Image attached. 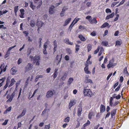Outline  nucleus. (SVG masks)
<instances>
[{"label": "nucleus", "mask_w": 129, "mask_h": 129, "mask_svg": "<svg viewBox=\"0 0 129 129\" xmlns=\"http://www.w3.org/2000/svg\"><path fill=\"white\" fill-rule=\"evenodd\" d=\"M38 90V89H36L34 91V92L32 95L31 97L30 98V99L33 98L35 94L36 93V92Z\"/></svg>", "instance_id": "42"}, {"label": "nucleus", "mask_w": 129, "mask_h": 129, "mask_svg": "<svg viewBox=\"0 0 129 129\" xmlns=\"http://www.w3.org/2000/svg\"><path fill=\"white\" fill-rule=\"evenodd\" d=\"M68 9V8H66L65 6H64L62 9V11L65 13L66 10Z\"/></svg>", "instance_id": "61"}, {"label": "nucleus", "mask_w": 129, "mask_h": 129, "mask_svg": "<svg viewBox=\"0 0 129 129\" xmlns=\"http://www.w3.org/2000/svg\"><path fill=\"white\" fill-rule=\"evenodd\" d=\"M97 21L95 18H94L92 19H91L90 23L91 24L96 23H97Z\"/></svg>", "instance_id": "21"}, {"label": "nucleus", "mask_w": 129, "mask_h": 129, "mask_svg": "<svg viewBox=\"0 0 129 129\" xmlns=\"http://www.w3.org/2000/svg\"><path fill=\"white\" fill-rule=\"evenodd\" d=\"M43 53L44 54H47L46 49H43Z\"/></svg>", "instance_id": "57"}, {"label": "nucleus", "mask_w": 129, "mask_h": 129, "mask_svg": "<svg viewBox=\"0 0 129 129\" xmlns=\"http://www.w3.org/2000/svg\"><path fill=\"white\" fill-rule=\"evenodd\" d=\"M91 47V45L90 44H88L87 45V48L88 49V52H89L91 50L92 48Z\"/></svg>", "instance_id": "32"}, {"label": "nucleus", "mask_w": 129, "mask_h": 129, "mask_svg": "<svg viewBox=\"0 0 129 129\" xmlns=\"http://www.w3.org/2000/svg\"><path fill=\"white\" fill-rule=\"evenodd\" d=\"M40 56H35L33 57L34 63L35 65L39 66L40 64Z\"/></svg>", "instance_id": "2"}, {"label": "nucleus", "mask_w": 129, "mask_h": 129, "mask_svg": "<svg viewBox=\"0 0 129 129\" xmlns=\"http://www.w3.org/2000/svg\"><path fill=\"white\" fill-rule=\"evenodd\" d=\"M123 73L124 74H125L126 75L128 76L129 75V73L127 71V68L126 67H125L123 70Z\"/></svg>", "instance_id": "24"}, {"label": "nucleus", "mask_w": 129, "mask_h": 129, "mask_svg": "<svg viewBox=\"0 0 129 129\" xmlns=\"http://www.w3.org/2000/svg\"><path fill=\"white\" fill-rule=\"evenodd\" d=\"M62 54H61V56H60V55H57L56 57V59L57 60H58V64H59V63L60 62L62 58Z\"/></svg>", "instance_id": "18"}, {"label": "nucleus", "mask_w": 129, "mask_h": 129, "mask_svg": "<svg viewBox=\"0 0 129 129\" xmlns=\"http://www.w3.org/2000/svg\"><path fill=\"white\" fill-rule=\"evenodd\" d=\"M78 37L82 41H84L86 40L85 37L81 34L79 35Z\"/></svg>", "instance_id": "15"}, {"label": "nucleus", "mask_w": 129, "mask_h": 129, "mask_svg": "<svg viewBox=\"0 0 129 129\" xmlns=\"http://www.w3.org/2000/svg\"><path fill=\"white\" fill-rule=\"evenodd\" d=\"M67 51L69 54H71L72 53L71 50L70 49H68L67 50Z\"/></svg>", "instance_id": "46"}, {"label": "nucleus", "mask_w": 129, "mask_h": 129, "mask_svg": "<svg viewBox=\"0 0 129 129\" xmlns=\"http://www.w3.org/2000/svg\"><path fill=\"white\" fill-rule=\"evenodd\" d=\"M100 111L101 113H103L105 111V106L102 104H101L100 107Z\"/></svg>", "instance_id": "11"}, {"label": "nucleus", "mask_w": 129, "mask_h": 129, "mask_svg": "<svg viewBox=\"0 0 129 129\" xmlns=\"http://www.w3.org/2000/svg\"><path fill=\"white\" fill-rule=\"evenodd\" d=\"M74 79L73 78L71 77L69 78L68 81L67 85L68 86H69L72 82L73 81Z\"/></svg>", "instance_id": "13"}, {"label": "nucleus", "mask_w": 129, "mask_h": 129, "mask_svg": "<svg viewBox=\"0 0 129 129\" xmlns=\"http://www.w3.org/2000/svg\"><path fill=\"white\" fill-rule=\"evenodd\" d=\"M58 75L57 73L54 72L53 74L52 75L53 78L55 79L57 76Z\"/></svg>", "instance_id": "41"}, {"label": "nucleus", "mask_w": 129, "mask_h": 129, "mask_svg": "<svg viewBox=\"0 0 129 129\" xmlns=\"http://www.w3.org/2000/svg\"><path fill=\"white\" fill-rule=\"evenodd\" d=\"M114 12H113L111 14L108 15L106 17V19H108L110 18H112L114 15Z\"/></svg>", "instance_id": "16"}, {"label": "nucleus", "mask_w": 129, "mask_h": 129, "mask_svg": "<svg viewBox=\"0 0 129 129\" xmlns=\"http://www.w3.org/2000/svg\"><path fill=\"white\" fill-rule=\"evenodd\" d=\"M26 109L25 108L23 109V110L20 114L22 116L24 115L26 113Z\"/></svg>", "instance_id": "28"}, {"label": "nucleus", "mask_w": 129, "mask_h": 129, "mask_svg": "<svg viewBox=\"0 0 129 129\" xmlns=\"http://www.w3.org/2000/svg\"><path fill=\"white\" fill-rule=\"evenodd\" d=\"M42 1L40 0L38 3V5H40V6H41L42 4Z\"/></svg>", "instance_id": "64"}, {"label": "nucleus", "mask_w": 129, "mask_h": 129, "mask_svg": "<svg viewBox=\"0 0 129 129\" xmlns=\"http://www.w3.org/2000/svg\"><path fill=\"white\" fill-rule=\"evenodd\" d=\"M102 44L104 46H107L108 45V43L107 41H102Z\"/></svg>", "instance_id": "27"}, {"label": "nucleus", "mask_w": 129, "mask_h": 129, "mask_svg": "<svg viewBox=\"0 0 129 129\" xmlns=\"http://www.w3.org/2000/svg\"><path fill=\"white\" fill-rule=\"evenodd\" d=\"M86 19H88V20L89 22H90V20L92 19L91 16L89 15L87 16L86 17Z\"/></svg>", "instance_id": "38"}, {"label": "nucleus", "mask_w": 129, "mask_h": 129, "mask_svg": "<svg viewBox=\"0 0 129 129\" xmlns=\"http://www.w3.org/2000/svg\"><path fill=\"white\" fill-rule=\"evenodd\" d=\"M107 67L108 69L112 67V63H110V62H109V63L107 64Z\"/></svg>", "instance_id": "48"}, {"label": "nucleus", "mask_w": 129, "mask_h": 129, "mask_svg": "<svg viewBox=\"0 0 129 129\" xmlns=\"http://www.w3.org/2000/svg\"><path fill=\"white\" fill-rule=\"evenodd\" d=\"M71 18H70L67 19L65 21L63 26H65L67 25L70 22L71 20Z\"/></svg>", "instance_id": "14"}, {"label": "nucleus", "mask_w": 129, "mask_h": 129, "mask_svg": "<svg viewBox=\"0 0 129 129\" xmlns=\"http://www.w3.org/2000/svg\"><path fill=\"white\" fill-rule=\"evenodd\" d=\"M23 34H25V37H27L29 34L28 32L27 31H24L23 32Z\"/></svg>", "instance_id": "39"}, {"label": "nucleus", "mask_w": 129, "mask_h": 129, "mask_svg": "<svg viewBox=\"0 0 129 129\" xmlns=\"http://www.w3.org/2000/svg\"><path fill=\"white\" fill-rule=\"evenodd\" d=\"M119 102L118 101H116L113 104V106H115L117 105L119 103Z\"/></svg>", "instance_id": "44"}, {"label": "nucleus", "mask_w": 129, "mask_h": 129, "mask_svg": "<svg viewBox=\"0 0 129 129\" xmlns=\"http://www.w3.org/2000/svg\"><path fill=\"white\" fill-rule=\"evenodd\" d=\"M111 26L110 25H109V24L107 22L104 23L101 26V28H105L108 26V28H109Z\"/></svg>", "instance_id": "9"}, {"label": "nucleus", "mask_w": 129, "mask_h": 129, "mask_svg": "<svg viewBox=\"0 0 129 129\" xmlns=\"http://www.w3.org/2000/svg\"><path fill=\"white\" fill-rule=\"evenodd\" d=\"M19 6H15L14 8V13H17L18 12V7Z\"/></svg>", "instance_id": "37"}, {"label": "nucleus", "mask_w": 129, "mask_h": 129, "mask_svg": "<svg viewBox=\"0 0 129 129\" xmlns=\"http://www.w3.org/2000/svg\"><path fill=\"white\" fill-rule=\"evenodd\" d=\"M84 82L86 83H92V80L90 79H86L85 80Z\"/></svg>", "instance_id": "31"}, {"label": "nucleus", "mask_w": 129, "mask_h": 129, "mask_svg": "<svg viewBox=\"0 0 129 129\" xmlns=\"http://www.w3.org/2000/svg\"><path fill=\"white\" fill-rule=\"evenodd\" d=\"M90 123V122L89 120H88L86 123L84 124L83 125V127L82 128H85V127L89 125Z\"/></svg>", "instance_id": "19"}, {"label": "nucleus", "mask_w": 129, "mask_h": 129, "mask_svg": "<svg viewBox=\"0 0 129 129\" xmlns=\"http://www.w3.org/2000/svg\"><path fill=\"white\" fill-rule=\"evenodd\" d=\"M67 76V73H65L64 75L61 78V79L62 80H64L66 78Z\"/></svg>", "instance_id": "22"}, {"label": "nucleus", "mask_w": 129, "mask_h": 129, "mask_svg": "<svg viewBox=\"0 0 129 129\" xmlns=\"http://www.w3.org/2000/svg\"><path fill=\"white\" fill-rule=\"evenodd\" d=\"M116 110L117 109H113L111 111V114H112L114 116L116 114Z\"/></svg>", "instance_id": "26"}, {"label": "nucleus", "mask_w": 129, "mask_h": 129, "mask_svg": "<svg viewBox=\"0 0 129 129\" xmlns=\"http://www.w3.org/2000/svg\"><path fill=\"white\" fill-rule=\"evenodd\" d=\"M1 28L5 29H6V27L3 24L0 25V29Z\"/></svg>", "instance_id": "53"}, {"label": "nucleus", "mask_w": 129, "mask_h": 129, "mask_svg": "<svg viewBox=\"0 0 129 129\" xmlns=\"http://www.w3.org/2000/svg\"><path fill=\"white\" fill-rule=\"evenodd\" d=\"M53 45L54 46V48L53 49V51L54 53L56 51L57 47V44L56 40H55L53 42Z\"/></svg>", "instance_id": "7"}, {"label": "nucleus", "mask_w": 129, "mask_h": 129, "mask_svg": "<svg viewBox=\"0 0 129 129\" xmlns=\"http://www.w3.org/2000/svg\"><path fill=\"white\" fill-rule=\"evenodd\" d=\"M76 102L74 100H71L69 104V108L71 110L72 107L74 105L76 104Z\"/></svg>", "instance_id": "4"}, {"label": "nucleus", "mask_w": 129, "mask_h": 129, "mask_svg": "<svg viewBox=\"0 0 129 129\" xmlns=\"http://www.w3.org/2000/svg\"><path fill=\"white\" fill-rule=\"evenodd\" d=\"M20 11L21 13V14L19 15L20 17L21 18H24V10L23 9H20Z\"/></svg>", "instance_id": "8"}, {"label": "nucleus", "mask_w": 129, "mask_h": 129, "mask_svg": "<svg viewBox=\"0 0 129 129\" xmlns=\"http://www.w3.org/2000/svg\"><path fill=\"white\" fill-rule=\"evenodd\" d=\"M64 58L67 61L69 59V56L68 55H66L64 57Z\"/></svg>", "instance_id": "54"}, {"label": "nucleus", "mask_w": 129, "mask_h": 129, "mask_svg": "<svg viewBox=\"0 0 129 129\" xmlns=\"http://www.w3.org/2000/svg\"><path fill=\"white\" fill-rule=\"evenodd\" d=\"M119 33V31L118 30H117L115 31V33L114 34L115 36H118V34Z\"/></svg>", "instance_id": "55"}, {"label": "nucleus", "mask_w": 129, "mask_h": 129, "mask_svg": "<svg viewBox=\"0 0 129 129\" xmlns=\"http://www.w3.org/2000/svg\"><path fill=\"white\" fill-rule=\"evenodd\" d=\"M90 35L92 36H95L96 35V33L94 31H93L91 33Z\"/></svg>", "instance_id": "50"}, {"label": "nucleus", "mask_w": 129, "mask_h": 129, "mask_svg": "<svg viewBox=\"0 0 129 129\" xmlns=\"http://www.w3.org/2000/svg\"><path fill=\"white\" fill-rule=\"evenodd\" d=\"M15 95V91H13L11 95H10V98H11V99H13L14 97V96Z\"/></svg>", "instance_id": "43"}, {"label": "nucleus", "mask_w": 129, "mask_h": 129, "mask_svg": "<svg viewBox=\"0 0 129 129\" xmlns=\"http://www.w3.org/2000/svg\"><path fill=\"white\" fill-rule=\"evenodd\" d=\"M123 77L122 76H121L120 77L119 81L121 83L123 82Z\"/></svg>", "instance_id": "52"}, {"label": "nucleus", "mask_w": 129, "mask_h": 129, "mask_svg": "<svg viewBox=\"0 0 129 129\" xmlns=\"http://www.w3.org/2000/svg\"><path fill=\"white\" fill-rule=\"evenodd\" d=\"M70 119V117L68 116L67 117H66L64 119V122H68L69 120Z\"/></svg>", "instance_id": "34"}, {"label": "nucleus", "mask_w": 129, "mask_h": 129, "mask_svg": "<svg viewBox=\"0 0 129 129\" xmlns=\"http://www.w3.org/2000/svg\"><path fill=\"white\" fill-rule=\"evenodd\" d=\"M31 51L30 48H28L27 49V54L28 56L30 54Z\"/></svg>", "instance_id": "35"}, {"label": "nucleus", "mask_w": 129, "mask_h": 129, "mask_svg": "<svg viewBox=\"0 0 129 129\" xmlns=\"http://www.w3.org/2000/svg\"><path fill=\"white\" fill-rule=\"evenodd\" d=\"M80 19V18H75L74 20L73 21L74 22H75L74 23V24L72 26L71 28V29H70V31H71L72 30V28L73 27V26Z\"/></svg>", "instance_id": "17"}, {"label": "nucleus", "mask_w": 129, "mask_h": 129, "mask_svg": "<svg viewBox=\"0 0 129 129\" xmlns=\"http://www.w3.org/2000/svg\"><path fill=\"white\" fill-rule=\"evenodd\" d=\"M30 24L31 27H34L35 25V23L34 21L31 20L30 21Z\"/></svg>", "instance_id": "25"}, {"label": "nucleus", "mask_w": 129, "mask_h": 129, "mask_svg": "<svg viewBox=\"0 0 129 129\" xmlns=\"http://www.w3.org/2000/svg\"><path fill=\"white\" fill-rule=\"evenodd\" d=\"M44 24V22L40 21H38L37 22L36 25L38 29H40Z\"/></svg>", "instance_id": "6"}, {"label": "nucleus", "mask_w": 129, "mask_h": 129, "mask_svg": "<svg viewBox=\"0 0 129 129\" xmlns=\"http://www.w3.org/2000/svg\"><path fill=\"white\" fill-rule=\"evenodd\" d=\"M118 82H117L116 83H115L113 86V88L114 89L118 85Z\"/></svg>", "instance_id": "59"}, {"label": "nucleus", "mask_w": 129, "mask_h": 129, "mask_svg": "<svg viewBox=\"0 0 129 129\" xmlns=\"http://www.w3.org/2000/svg\"><path fill=\"white\" fill-rule=\"evenodd\" d=\"M80 46L78 45H76V48H75V53H77L79 50V47H80Z\"/></svg>", "instance_id": "30"}, {"label": "nucleus", "mask_w": 129, "mask_h": 129, "mask_svg": "<svg viewBox=\"0 0 129 129\" xmlns=\"http://www.w3.org/2000/svg\"><path fill=\"white\" fill-rule=\"evenodd\" d=\"M83 94L85 96H87L89 97H91L92 95V93L90 89H84Z\"/></svg>", "instance_id": "1"}, {"label": "nucleus", "mask_w": 129, "mask_h": 129, "mask_svg": "<svg viewBox=\"0 0 129 129\" xmlns=\"http://www.w3.org/2000/svg\"><path fill=\"white\" fill-rule=\"evenodd\" d=\"M32 66L31 63H29L26 67L25 69L26 71H28L31 69Z\"/></svg>", "instance_id": "10"}, {"label": "nucleus", "mask_w": 129, "mask_h": 129, "mask_svg": "<svg viewBox=\"0 0 129 129\" xmlns=\"http://www.w3.org/2000/svg\"><path fill=\"white\" fill-rule=\"evenodd\" d=\"M17 71L14 68V67L12 68L11 70V74L14 75L15 73Z\"/></svg>", "instance_id": "23"}, {"label": "nucleus", "mask_w": 129, "mask_h": 129, "mask_svg": "<svg viewBox=\"0 0 129 129\" xmlns=\"http://www.w3.org/2000/svg\"><path fill=\"white\" fill-rule=\"evenodd\" d=\"M64 41L65 43L67 44H68V43H69V42L70 41L67 38L65 39Z\"/></svg>", "instance_id": "49"}, {"label": "nucleus", "mask_w": 129, "mask_h": 129, "mask_svg": "<svg viewBox=\"0 0 129 129\" xmlns=\"http://www.w3.org/2000/svg\"><path fill=\"white\" fill-rule=\"evenodd\" d=\"M6 79V78L5 77H4L3 78L1 79H0V81H2V82L0 83V85L1 86H2L3 85V84L5 81V80Z\"/></svg>", "instance_id": "29"}, {"label": "nucleus", "mask_w": 129, "mask_h": 129, "mask_svg": "<svg viewBox=\"0 0 129 129\" xmlns=\"http://www.w3.org/2000/svg\"><path fill=\"white\" fill-rule=\"evenodd\" d=\"M55 8V7L53 5H51L49 9V13L50 14L52 15L54 13Z\"/></svg>", "instance_id": "3"}, {"label": "nucleus", "mask_w": 129, "mask_h": 129, "mask_svg": "<svg viewBox=\"0 0 129 129\" xmlns=\"http://www.w3.org/2000/svg\"><path fill=\"white\" fill-rule=\"evenodd\" d=\"M23 25V23H21L20 25V30H23V29L22 28V26Z\"/></svg>", "instance_id": "58"}, {"label": "nucleus", "mask_w": 129, "mask_h": 129, "mask_svg": "<svg viewBox=\"0 0 129 129\" xmlns=\"http://www.w3.org/2000/svg\"><path fill=\"white\" fill-rule=\"evenodd\" d=\"M30 7L33 10H34L36 8V6L34 5L33 4L31 6H30Z\"/></svg>", "instance_id": "62"}, {"label": "nucleus", "mask_w": 129, "mask_h": 129, "mask_svg": "<svg viewBox=\"0 0 129 129\" xmlns=\"http://www.w3.org/2000/svg\"><path fill=\"white\" fill-rule=\"evenodd\" d=\"M121 96L120 95L118 94L115 97V98L117 100H119L121 98Z\"/></svg>", "instance_id": "56"}, {"label": "nucleus", "mask_w": 129, "mask_h": 129, "mask_svg": "<svg viewBox=\"0 0 129 129\" xmlns=\"http://www.w3.org/2000/svg\"><path fill=\"white\" fill-rule=\"evenodd\" d=\"M122 43V42L120 41L119 40H117L116 41V45L120 46L121 45Z\"/></svg>", "instance_id": "33"}, {"label": "nucleus", "mask_w": 129, "mask_h": 129, "mask_svg": "<svg viewBox=\"0 0 129 129\" xmlns=\"http://www.w3.org/2000/svg\"><path fill=\"white\" fill-rule=\"evenodd\" d=\"M16 46L15 45L12 47H10L8 49V51L10 52V51L12 49L15 47Z\"/></svg>", "instance_id": "51"}, {"label": "nucleus", "mask_w": 129, "mask_h": 129, "mask_svg": "<svg viewBox=\"0 0 129 129\" xmlns=\"http://www.w3.org/2000/svg\"><path fill=\"white\" fill-rule=\"evenodd\" d=\"M22 59L21 58H20L18 60L17 62V64L18 65L20 64L22 62Z\"/></svg>", "instance_id": "36"}, {"label": "nucleus", "mask_w": 129, "mask_h": 129, "mask_svg": "<svg viewBox=\"0 0 129 129\" xmlns=\"http://www.w3.org/2000/svg\"><path fill=\"white\" fill-rule=\"evenodd\" d=\"M108 33V30H105L104 34L103 35V36H104L107 35Z\"/></svg>", "instance_id": "60"}, {"label": "nucleus", "mask_w": 129, "mask_h": 129, "mask_svg": "<svg viewBox=\"0 0 129 129\" xmlns=\"http://www.w3.org/2000/svg\"><path fill=\"white\" fill-rule=\"evenodd\" d=\"M82 108L81 107L79 108L78 109L77 111V115L78 116L80 117L81 115V112L82 111Z\"/></svg>", "instance_id": "12"}, {"label": "nucleus", "mask_w": 129, "mask_h": 129, "mask_svg": "<svg viewBox=\"0 0 129 129\" xmlns=\"http://www.w3.org/2000/svg\"><path fill=\"white\" fill-rule=\"evenodd\" d=\"M53 95V92L51 90L48 91L47 93L46 97L47 98L52 97Z\"/></svg>", "instance_id": "5"}, {"label": "nucleus", "mask_w": 129, "mask_h": 129, "mask_svg": "<svg viewBox=\"0 0 129 129\" xmlns=\"http://www.w3.org/2000/svg\"><path fill=\"white\" fill-rule=\"evenodd\" d=\"M118 2H119L113 3L111 5V7H113L115 5H116Z\"/></svg>", "instance_id": "63"}, {"label": "nucleus", "mask_w": 129, "mask_h": 129, "mask_svg": "<svg viewBox=\"0 0 129 129\" xmlns=\"http://www.w3.org/2000/svg\"><path fill=\"white\" fill-rule=\"evenodd\" d=\"M106 13H111V10L109 8H107L106 10Z\"/></svg>", "instance_id": "47"}, {"label": "nucleus", "mask_w": 129, "mask_h": 129, "mask_svg": "<svg viewBox=\"0 0 129 129\" xmlns=\"http://www.w3.org/2000/svg\"><path fill=\"white\" fill-rule=\"evenodd\" d=\"M8 119L5 120L4 122L2 124V125H6L8 122Z\"/></svg>", "instance_id": "45"}, {"label": "nucleus", "mask_w": 129, "mask_h": 129, "mask_svg": "<svg viewBox=\"0 0 129 129\" xmlns=\"http://www.w3.org/2000/svg\"><path fill=\"white\" fill-rule=\"evenodd\" d=\"M100 49V47L99 46L98 47V48L96 50H95L94 51V54H95L97 53L99 51V50Z\"/></svg>", "instance_id": "40"}, {"label": "nucleus", "mask_w": 129, "mask_h": 129, "mask_svg": "<svg viewBox=\"0 0 129 129\" xmlns=\"http://www.w3.org/2000/svg\"><path fill=\"white\" fill-rule=\"evenodd\" d=\"M16 82L14 78H13L11 80V83L9 86V87H10L12 86L14 84V83Z\"/></svg>", "instance_id": "20"}]
</instances>
